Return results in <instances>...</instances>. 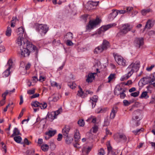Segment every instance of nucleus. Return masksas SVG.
I'll return each mask as SVG.
<instances>
[{"label": "nucleus", "instance_id": "c9c22d12", "mask_svg": "<svg viewBox=\"0 0 155 155\" xmlns=\"http://www.w3.org/2000/svg\"><path fill=\"white\" fill-rule=\"evenodd\" d=\"M12 29L10 27H7V29L6 31V35L8 36H10L11 35Z\"/></svg>", "mask_w": 155, "mask_h": 155}, {"label": "nucleus", "instance_id": "c85d7f7f", "mask_svg": "<svg viewBox=\"0 0 155 155\" xmlns=\"http://www.w3.org/2000/svg\"><path fill=\"white\" fill-rule=\"evenodd\" d=\"M148 97L149 96L148 95L147 92V91L143 92L140 97V98H144L145 99H147Z\"/></svg>", "mask_w": 155, "mask_h": 155}, {"label": "nucleus", "instance_id": "9b49d317", "mask_svg": "<svg viewBox=\"0 0 155 155\" xmlns=\"http://www.w3.org/2000/svg\"><path fill=\"white\" fill-rule=\"evenodd\" d=\"M134 43L135 45L139 48L143 44V38H136L135 39Z\"/></svg>", "mask_w": 155, "mask_h": 155}, {"label": "nucleus", "instance_id": "ddd939ff", "mask_svg": "<svg viewBox=\"0 0 155 155\" xmlns=\"http://www.w3.org/2000/svg\"><path fill=\"white\" fill-rule=\"evenodd\" d=\"M141 110H137L134 111L133 113L132 119L133 120H137L139 118V116L141 115Z\"/></svg>", "mask_w": 155, "mask_h": 155}, {"label": "nucleus", "instance_id": "5701e85b", "mask_svg": "<svg viewBox=\"0 0 155 155\" xmlns=\"http://www.w3.org/2000/svg\"><path fill=\"white\" fill-rule=\"evenodd\" d=\"M16 32L17 35H18V36L22 37L23 35L24 32L23 28L22 27L19 28L17 29Z\"/></svg>", "mask_w": 155, "mask_h": 155}, {"label": "nucleus", "instance_id": "338daca9", "mask_svg": "<svg viewBox=\"0 0 155 155\" xmlns=\"http://www.w3.org/2000/svg\"><path fill=\"white\" fill-rule=\"evenodd\" d=\"M39 94H33V95L31 97V99L38 97L39 96Z\"/></svg>", "mask_w": 155, "mask_h": 155}, {"label": "nucleus", "instance_id": "bf43d9fd", "mask_svg": "<svg viewBox=\"0 0 155 155\" xmlns=\"http://www.w3.org/2000/svg\"><path fill=\"white\" fill-rule=\"evenodd\" d=\"M6 102V101L4 99H2L0 101V107L4 105Z\"/></svg>", "mask_w": 155, "mask_h": 155}, {"label": "nucleus", "instance_id": "ea45409f", "mask_svg": "<svg viewBox=\"0 0 155 155\" xmlns=\"http://www.w3.org/2000/svg\"><path fill=\"white\" fill-rule=\"evenodd\" d=\"M123 102L125 106H127L132 103L133 101H128L127 100H124L123 101Z\"/></svg>", "mask_w": 155, "mask_h": 155}, {"label": "nucleus", "instance_id": "79ce46f5", "mask_svg": "<svg viewBox=\"0 0 155 155\" xmlns=\"http://www.w3.org/2000/svg\"><path fill=\"white\" fill-rule=\"evenodd\" d=\"M107 110V108H99L97 110V113H102L105 112Z\"/></svg>", "mask_w": 155, "mask_h": 155}, {"label": "nucleus", "instance_id": "6ab92c4d", "mask_svg": "<svg viewBox=\"0 0 155 155\" xmlns=\"http://www.w3.org/2000/svg\"><path fill=\"white\" fill-rule=\"evenodd\" d=\"M112 11V13L109 15V16L110 20H113L118 14L116 10H113Z\"/></svg>", "mask_w": 155, "mask_h": 155}, {"label": "nucleus", "instance_id": "49530a36", "mask_svg": "<svg viewBox=\"0 0 155 155\" xmlns=\"http://www.w3.org/2000/svg\"><path fill=\"white\" fill-rule=\"evenodd\" d=\"M125 91V90H123L122 92H120L119 94H120V97L121 98L124 99L126 97V94L124 93Z\"/></svg>", "mask_w": 155, "mask_h": 155}, {"label": "nucleus", "instance_id": "7ed1b4c3", "mask_svg": "<svg viewBox=\"0 0 155 155\" xmlns=\"http://www.w3.org/2000/svg\"><path fill=\"white\" fill-rule=\"evenodd\" d=\"M36 30L42 35H45L48 30V27L47 25L36 24L35 25Z\"/></svg>", "mask_w": 155, "mask_h": 155}, {"label": "nucleus", "instance_id": "473e14b6", "mask_svg": "<svg viewBox=\"0 0 155 155\" xmlns=\"http://www.w3.org/2000/svg\"><path fill=\"white\" fill-rule=\"evenodd\" d=\"M91 149V148L90 147H88L87 149L86 148L84 147L82 149V152L83 153H86L87 154H88V153L90 152Z\"/></svg>", "mask_w": 155, "mask_h": 155}, {"label": "nucleus", "instance_id": "f3484780", "mask_svg": "<svg viewBox=\"0 0 155 155\" xmlns=\"http://www.w3.org/2000/svg\"><path fill=\"white\" fill-rule=\"evenodd\" d=\"M99 2H93V1H89L88 2V5L90 8H87L88 9H93L94 6H96L97 5Z\"/></svg>", "mask_w": 155, "mask_h": 155}, {"label": "nucleus", "instance_id": "13d9d810", "mask_svg": "<svg viewBox=\"0 0 155 155\" xmlns=\"http://www.w3.org/2000/svg\"><path fill=\"white\" fill-rule=\"evenodd\" d=\"M71 40H67L66 44L67 45L71 46V45H73V44Z\"/></svg>", "mask_w": 155, "mask_h": 155}, {"label": "nucleus", "instance_id": "20e7f679", "mask_svg": "<svg viewBox=\"0 0 155 155\" xmlns=\"http://www.w3.org/2000/svg\"><path fill=\"white\" fill-rule=\"evenodd\" d=\"M114 59L116 61L119 65L123 66H125L127 64L125 59H124L122 56L117 54H114Z\"/></svg>", "mask_w": 155, "mask_h": 155}, {"label": "nucleus", "instance_id": "cd10ccee", "mask_svg": "<svg viewBox=\"0 0 155 155\" xmlns=\"http://www.w3.org/2000/svg\"><path fill=\"white\" fill-rule=\"evenodd\" d=\"M120 139L123 142H125L127 140V138L124 134H119Z\"/></svg>", "mask_w": 155, "mask_h": 155}, {"label": "nucleus", "instance_id": "4d7b16f0", "mask_svg": "<svg viewBox=\"0 0 155 155\" xmlns=\"http://www.w3.org/2000/svg\"><path fill=\"white\" fill-rule=\"evenodd\" d=\"M154 66H155L154 65H152L150 67H147L146 68V70L148 71H150L152 70V69L154 67Z\"/></svg>", "mask_w": 155, "mask_h": 155}, {"label": "nucleus", "instance_id": "5fc2aeb1", "mask_svg": "<svg viewBox=\"0 0 155 155\" xmlns=\"http://www.w3.org/2000/svg\"><path fill=\"white\" fill-rule=\"evenodd\" d=\"M52 112H51V114H49V115L48 114L47 116L48 115V117L50 118H51L52 120H53L54 119L56 118V117L55 115H54H54H52L51 114H52Z\"/></svg>", "mask_w": 155, "mask_h": 155}, {"label": "nucleus", "instance_id": "6e6d98bb", "mask_svg": "<svg viewBox=\"0 0 155 155\" xmlns=\"http://www.w3.org/2000/svg\"><path fill=\"white\" fill-rule=\"evenodd\" d=\"M35 92V89L30 90L27 91V93L29 94H33Z\"/></svg>", "mask_w": 155, "mask_h": 155}, {"label": "nucleus", "instance_id": "f03ea898", "mask_svg": "<svg viewBox=\"0 0 155 155\" xmlns=\"http://www.w3.org/2000/svg\"><path fill=\"white\" fill-rule=\"evenodd\" d=\"M140 67V63L139 62L132 63L127 68L126 70L128 73L120 78L121 81H124L128 79L135 71L137 72Z\"/></svg>", "mask_w": 155, "mask_h": 155}, {"label": "nucleus", "instance_id": "dca6fc26", "mask_svg": "<svg viewBox=\"0 0 155 155\" xmlns=\"http://www.w3.org/2000/svg\"><path fill=\"white\" fill-rule=\"evenodd\" d=\"M96 73H91L88 74L86 81L88 83L91 82L95 78L94 74H96Z\"/></svg>", "mask_w": 155, "mask_h": 155}, {"label": "nucleus", "instance_id": "0e129e2a", "mask_svg": "<svg viewBox=\"0 0 155 155\" xmlns=\"http://www.w3.org/2000/svg\"><path fill=\"white\" fill-rule=\"evenodd\" d=\"M118 14L119 13L120 14H124L126 12V11L125 10H117Z\"/></svg>", "mask_w": 155, "mask_h": 155}, {"label": "nucleus", "instance_id": "58836bf2", "mask_svg": "<svg viewBox=\"0 0 155 155\" xmlns=\"http://www.w3.org/2000/svg\"><path fill=\"white\" fill-rule=\"evenodd\" d=\"M62 110V109L61 108H60L57 110L54 111V112H53L52 113V114H51L52 115H56V117H57V116L60 114Z\"/></svg>", "mask_w": 155, "mask_h": 155}, {"label": "nucleus", "instance_id": "a18cd8bd", "mask_svg": "<svg viewBox=\"0 0 155 155\" xmlns=\"http://www.w3.org/2000/svg\"><path fill=\"white\" fill-rule=\"evenodd\" d=\"M31 105L35 107H40V103L37 101H35L32 102Z\"/></svg>", "mask_w": 155, "mask_h": 155}, {"label": "nucleus", "instance_id": "a211bd4d", "mask_svg": "<svg viewBox=\"0 0 155 155\" xmlns=\"http://www.w3.org/2000/svg\"><path fill=\"white\" fill-rule=\"evenodd\" d=\"M101 46L104 50H106L110 47V44L109 42L106 40H103Z\"/></svg>", "mask_w": 155, "mask_h": 155}, {"label": "nucleus", "instance_id": "2f4dec72", "mask_svg": "<svg viewBox=\"0 0 155 155\" xmlns=\"http://www.w3.org/2000/svg\"><path fill=\"white\" fill-rule=\"evenodd\" d=\"M47 104L46 102H43L40 103V107L41 109H45L47 107Z\"/></svg>", "mask_w": 155, "mask_h": 155}, {"label": "nucleus", "instance_id": "f704fd0d", "mask_svg": "<svg viewBox=\"0 0 155 155\" xmlns=\"http://www.w3.org/2000/svg\"><path fill=\"white\" fill-rule=\"evenodd\" d=\"M98 129V127L95 124L92 127V129L91 130V131H92L93 133H95L97 131Z\"/></svg>", "mask_w": 155, "mask_h": 155}, {"label": "nucleus", "instance_id": "7c9ffc66", "mask_svg": "<svg viewBox=\"0 0 155 155\" xmlns=\"http://www.w3.org/2000/svg\"><path fill=\"white\" fill-rule=\"evenodd\" d=\"M42 150L44 151H47L49 149V146L47 144H44L41 147Z\"/></svg>", "mask_w": 155, "mask_h": 155}, {"label": "nucleus", "instance_id": "4468645a", "mask_svg": "<svg viewBox=\"0 0 155 155\" xmlns=\"http://www.w3.org/2000/svg\"><path fill=\"white\" fill-rule=\"evenodd\" d=\"M70 128L68 125H65L64 127L62 129V133L63 135V137H67L69 133L70 130Z\"/></svg>", "mask_w": 155, "mask_h": 155}, {"label": "nucleus", "instance_id": "393cba45", "mask_svg": "<svg viewBox=\"0 0 155 155\" xmlns=\"http://www.w3.org/2000/svg\"><path fill=\"white\" fill-rule=\"evenodd\" d=\"M21 134L19 130L16 127L13 130L12 134L11 135V137H13L15 136L20 135Z\"/></svg>", "mask_w": 155, "mask_h": 155}, {"label": "nucleus", "instance_id": "c03bdc74", "mask_svg": "<svg viewBox=\"0 0 155 155\" xmlns=\"http://www.w3.org/2000/svg\"><path fill=\"white\" fill-rule=\"evenodd\" d=\"M150 11V9H144L142 10L141 11V13L143 15H145L147 13H149Z\"/></svg>", "mask_w": 155, "mask_h": 155}, {"label": "nucleus", "instance_id": "9d476101", "mask_svg": "<svg viewBox=\"0 0 155 155\" xmlns=\"http://www.w3.org/2000/svg\"><path fill=\"white\" fill-rule=\"evenodd\" d=\"M131 28L130 27V25L129 24H125L123 25L122 26V28L120 29L121 30V32H122L124 34H126L129 31L131 30Z\"/></svg>", "mask_w": 155, "mask_h": 155}, {"label": "nucleus", "instance_id": "3c124183", "mask_svg": "<svg viewBox=\"0 0 155 155\" xmlns=\"http://www.w3.org/2000/svg\"><path fill=\"white\" fill-rule=\"evenodd\" d=\"M8 92L7 91H5L2 95V97L3 98L2 99L5 100L6 99V96L8 94Z\"/></svg>", "mask_w": 155, "mask_h": 155}, {"label": "nucleus", "instance_id": "09e8293b", "mask_svg": "<svg viewBox=\"0 0 155 155\" xmlns=\"http://www.w3.org/2000/svg\"><path fill=\"white\" fill-rule=\"evenodd\" d=\"M98 97L96 95H94L93 97L90 99V101H94L97 102L98 99Z\"/></svg>", "mask_w": 155, "mask_h": 155}, {"label": "nucleus", "instance_id": "72a5a7b5", "mask_svg": "<svg viewBox=\"0 0 155 155\" xmlns=\"http://www.w3.org/2000/svg\"><path fill=\"white\" fill-rule=\"evenodd\" d=\"M143 130L144 129L143 128H141L140 129H137L136 130L133 131L132 132L135 134L137 135L143 132Z\"/></svg>", "mask_w": 155, "mask_h": 155}, {"label": "nucleus", "instance_id": "864d4df0", "mask_svg": "<svg viewBox=\"0 0 155 155\" xmlns=\"http://www.w3.org/2000/svg\"><path fill=\"white\" fill-rule=\"evenodd\" d=\"M110 124V122L107 118L106 119H105L104 121V126H108Z\"/></svg>", "mask_w": 155, "mask_h": 155}, {"label": "nucleus", "instance_id": "e433bc0d", "mask_svg": "<svg viewBox=\"0 0 155 155\" xmlns=\"http://www.w3.org/2000/svg\"><path fill=\"white\" fill-rule=\"evenodd\" d=\"M14 140L18 143H20L21 140V138L20 136L15 137L14 138Z\"/></svg>", "mask_w": 155, "mask_h": 155}, {"label": "nucleus", "instance_id": "4c0bfd02", "mask_svg": "<svg viewBox=\"0 0 155 155\" xmlns=\"http://www.w3.org/2000/svg\"><path fill=\"white\" fill-rule=\"evenodd\" d=\"M115 74H111L108 77V82H110V81L113 80V79L115 78Z\"/></svg>", "mask_w": 155, "mask_h": 155}, {"label": "nucleus", "instance_id": "4be33fe9", "mask_svg": "<svg viewBox=\"0 0 155 155\" xmlns=\"http://www.w3.org/2000/svg\"><path fill=\"white\" fill-rule=\"evenodd\" d=\"M104 50L101 45L96 47L94 50V54H98L103 52Z\"/></svg>", "mask_w": 155, "mask_h": 155}, {"label": "nucleus", "instance_id": "a878e982", "mask_svg": "<svg viewBox=\"0 0 155 155\" xmlns=\"http://www.w3.org/2000/svg\"><path fill=\"white\" fill-rule=\"evenodd\" d=\"M56 132V130H49L48 132H46L45 134L48 136L51 137L55 135Z\"/></svg>", "mask_w": 155, "mask_h": 155}, {"label": "nucleus", "instance_id": "680f3d73", "mask_svg": "<svg viewBox=\"0 0 155 155\" xmlns=\"http://www.w3.org/2000/svg\"><path fill=\"white\" fill-rule=\"evenodd\" d=\"M46 78L44 76H40L39 78V81L41 82H42L45 81Z\"/></svg>", "mask_w": 155, "mask_h": 155}, {"label": "nucleus", "instance_id": "39448f33", "mask_svg": "<svg viewBox=\"0 0 155 155\" xmlns=\"http://www.w3.org/2000/svg\"><path fill=\"white\" fill-rule=\"evenodd\" d=\"M79 90L78 91L77 95L82 98H84L88 94L92 95L93 93V92L89 90H86L84 91H83L82 89L80 86H79Z\"/></svg>", "mask_w": 155, "mask_h": 155}, {"label": "nucleus", "instance_id": "37998d69", "mask_svg": "<svg viewBox=\"0 0 155 155\" xmlns=\"http://www.w3.org/2000/svg\"><path fill=\"white\" fill-rule=\"evenodd\" d=\"M78 125L81 127H83L84 125V120L82 119L79 120L78 122Z\"/></svg>", "mask_w": 155, "mask_h": 155}, {"label": "nucleus", "instance_id": "774afa93", "mask_svg": "<svg viewBox=\"0 0 155 155\" xmlns=\"http://www.w3.org/2000/svg\"><path fill=\"white\" fill-rule=\"evenodd\" d=\"M73 146L74 147H75L76 148H80V147H81V146H80V144L77 142L76 143L74 144H73Z\"/></svg>", "mask_w": 155, "mask_h": 155}, {"label": "nucleus", "instance_id": "f257e3e1", "mask_svg": "<svg viewBox=\"0 0 155 155\" xmlns=\"http://www.w3.org/2000/svg\"><path fill=\"white\" fill-rule=\"evenodd\" d=\"M35 52L37 54L38 50L36 46L33 45L31 42L26 41L24 43L22 47H21L18 51V54L20 57H24L28 56L31 52Z\"/></svg>", "mask_w": 155, "mask_h": 155}, {"label": "nucleus", "instance_id": "b1692460", "mask_svg": "<svg viewBox=\"0 0 155 155\" xmlns=\"http://www.w3.org/2000/svg\"><path fill=\"white\" fill-rule=\"evenodd\" d=\"M65 140V143L68 144H71L73 141V139L71 137H69L68 135L66 137H63Z\"/></svg>", "mask_w": 155, "mask_h": 155}, {"label": "nucleus", "instance_id": "c756f323", "mask_svg": "<svg viewBox=\"0 0 155 155\" xmlns=\"http://www.w3.org/2000/svg\"><path fill=\"white\" fill-rule=\"evenodd\" d=\"M51 85L52 87H56L58 89H60L61 87L60 85H58V83L55 81H53L51 82Z\"/></svg>", "mask_w": 155, "mask_h": 155}, {"label": "nucleus", "instance_id": "412c9836", "mask_svg": "<svg viewBox=\"0 0 155 155\" xmlns=\"http://www.w3.org/2000/svg\"><path fill=\"white\" fill-rule=\"evenodd\" d=\"M153 26L152 21L151 20L149 19L147 22L145 27L144 29V31L146 29H150Z\"/></svg>", "mask_w": 155, "mask_h": 155}, {"label": "nucleus", "instance_id": "bb28decb", "mask_svg": "<svg viewBox=\"0 0 155 155\" xmlns=\"http://www.w3.org/2000/svg\"><path fill=\"white\" fill-rule=\"evenodd\" d=\"M64 37L67 40H71L73 38V34L71 32H68L64 36Z\"/></svg>", "mask_w": 155, "mask_h": 155}, {"label": "nucleus", "instance_id": "f8f14e48", "mask_svg": "<svg viewBox=\"0 0 155 155\" xmlns=\"http://www.w3.org/2000/svg\"><path fill=\"white\" fill-rule=\"evenodd\" d=\"M26 41V40H24L22 37L18 36L16 40V43L20 46V49L21 47H22L23 45L24 44V43H25Z\"/></svg>", "mask_w": 155, "mask_h": 155}, {"label": "nucleus", "instance_id": "0eeeda50", "mask_svg": "<svg viewBox=\"0 0 155 155\" xmlns=\"http://www.w3.org/2000/svg\"><path fill=\"white\" fill-rule=\"evenodd\" d=\"M100 22V20L99 18H96L94 20L89 21V24L86 27L87 30L93 29L94 27Z\"/></svg>", "mask_w": 155, "mask_h": 155}, {"label": "nucleus", "instance_id": "2eb2a0df", "mask_svg": "<svg viewBox=\"0 0 155 155\" xmlns=\"http://www.w3.org/2000/svg\"><path fill=\"white\" fill-rule=\"evenodd\" d=\"M117 110L118 107L116 106L112 108L110 115V118L111 119H113L114 118Z\"/></svg>", "mask_w": 155, "mask_h": 155}, {"label": "nucleus", "instance_id": "e2e57ef3", "mask_svg": "<svg viewBox=\"0 0 155 155\" xmlns=\"http://www.w3.org/2000/svg\"><path fill=\"white\" fill-rule=\"evenodd\" d=\"M59 99V97L58 96L54 97H53L52 101L54 102H56Z\"/></svg>", "mask_w": 155, "mask_h": 155}, {"label": "nucleus", "instance_id": "aec40b11", "mask_svg": "<svg viewBox=\"0 0 155 155\" xmlns=\"http://www.w3.org/2000/svg\"><path fill=\"white\" fill-rule=\"evenodd\" d=\"M74 133V137L75 141L76 142H78L80 139V134L79 130L77 129H76L75 130Z\"/></svg>", "mask_w": 155, "mask_h": 155}, {"label": "nucleus", "instance_id": "8fccbe9b", "mask_svg": "<svg viewBox=\"0 0 155 155\" xmlns=\"http://www.w3.org/2000/svg\"><path fill=\"white\" fill-rule=\"evenodd\" d=\"M107 146L108 153H109L110 152H112V151H113L112 150V147L110 146L109 143H108V144H107Z\"/></svg>", "mask_w": 155, "mask_h": 155}, {"label": "nucleus", "instance_id": "69168bd1", "mask_svg": "<svg viewBox=\"0 0 155 155\" xmlns=\"http://www.w3.org/2000/svg\"><path fill=\"white\" fill-rule=\"evenodd\" d=\"M5 49L3 45H1L0 47V52H2L4 51Z\"/></svg>", "mask_w": 155, "mask_h": 155}, {"label": "nucleus", "instance_id": "052dcab7", "mask_svg": "<svg viewBox=\"0 0 155 155\" xmlns=\"http://www.w3.org/2000/svg\"><path fill=\"white\" fill-rule=\"evenodd\" d=\"M63 136L61 134H59L58 135L57 140L60 141L61 140Z\"/></svg>", "mask_w": 155, "mask_h": 155}, {"label": "nucleus", "instance_id": "603ef678", "mask_svg": "<svg viewBox=\"0 0 155 155\" xmlns=\"http://www.w3.org/2000/svg\"><path fill=\"white\" fill-rule=\"evenodd\" d=\"M98 155H104V150L101 148L98 150V152L97 153Z\"/></svg>", "mask_w": 155, "mask_h": 155}, {"label": "nucleus", "instance_id": "a19ab883", "mask_svg": "<svg viewBox=\"0 0 155 155\" xmlns=\"http://www.w3.org/2000/svg\"><path fill=\"white\" fill-rule=\"evenodd\" d=\"M68 86L71 88H74L76 86V84L74 82H70L68 84Z\"/></svg>", "mask_w": 155, "mask_h": 155}, {"label": "nucleus", "instance_id": "423d86ee", "mask_svg": "<svg viewBox=\"0 0 155 155\" xmlns=\"http://www.w3.org/2000/svg\"><path fill=\"white\" fill-rule=\"evenodd\" d=\"M13 63L12 60L11 59H9L6 65V66H8V67L3 73L4 77H7L10 75V69L12 67Z\"/></svg>", "mask_w": 155, "mask_h": 155}, {"label": "nucleus", "instance_id": "1a4fd4ad", "mask_svg": "<svg viewBox=\"0 0 155 155\" xmlns=\"http://www.w3.org/2000/svg\"><path fill=\"white\" fill-rule=\"evenodd\" d=\"M140 80L142 81V83L143 84H147L148 83L153 84L155 83L151 76H146L143 77Z\"/></svg>", "mask_w": 155, "mask_h": 155}, {"label": "nucleus", "instance_id": "6e6552de", "mask_svg": "<svg viewBox=\"0 0 155 155\" xmlns=\"http://www.w3.org/2000/svg\"><path fill=\"white\" fill-rule=\"evenodd\" d=\"M116 25L115 23L110 24L102 26L97 31V33L98 35L103 34L104 31L108 29L112 26H114Z\"/></svg>", "mask_w": 155, "mask_h": 155}, {"label": "nucleus", "instance_id": "de8ad7c7", "mask_svg": "<svg viewBox=\"0 0 155 155\" xmlns=\"http://www.w3.org/2000/svg\"><path fill=\"white\" fill-rule=\"evenodd\" d=\"M140 92L139 91H137V92H135L132 93H131L130 94V95L131 96H133L134 97H137L138 96Z\"/></svg>", "mask_w": 155, "mask_h": 155}]
</instances>
